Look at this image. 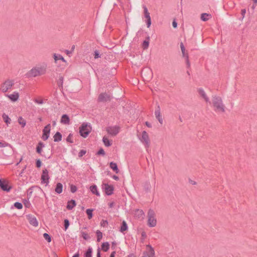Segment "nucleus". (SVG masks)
I'll return each mask as SVG.
<instances>
[{"mask_svg":"<svg viewBox=\"0 0 257 257\" xmlns=\"http://www.w3.org/2000/svg\"><path fill=\"white\" fill-rule=\"evenodd\" d=\"M107 134L111 136H115L119 132V127L117 126H110L106 127Z\"/></svg>","mask_w":257,"mask_h":257,"instance_id":"9d476101","label":"nucleus"},{"mask_svg":"<svg viewBox=\"0 0 257 257\" xmlns=\"http://www.w3.org/2000/svg\"><path fill=\"white\" fill-rule=\"evenodd\" d=\"M110 167L113 171H114L116 173L118 172V169L117 168V166L116 163L113 162H111L110 163Z\"/></svg>","mask_w":257,"mask_h":257,"instance_id":"c85d7f7f","label":"nucleus"},{"mask_svg":"<svg viewBox=\"0 0 257 257\" xmlns=\"http://www.w3.org/2000/svg\"><path fill=\"white\" fill-rule=\"evenodd\" d=\"M97 257H100L99 253L98 252H97Z\"/></svg>","mask_w":257,"mask_h":257,"instance_id":"338daca9","label":"nucleus"},{"mask_svg":"<svg viewBox=\"0 0 257 257\" xmlns=\"http://www.w3.org/2000/svg\"><path fill=\"white\" fill-rule=\"evenodd\" d=\"M172 25H173V27L175 28L177 26V24L175 21H174L172 23Z\"/></svg>","mask_w":257,"mask_h":257,"instance_id":"6e6d98bb","label":"nucleus"},{"mask_svg":"<svg viewBox=\"0 0 257 257\" xmlns=\"http://www.w3.org/2000/svg\"><path fill=\"white\" fill-rule=\"evenodd\" d=\"M6 96L9 98V99H10L12 101L16 102L19 99L20 94L18 92L14 91L11 94L7 95Z\"/></svg>","mask_w":257,"mask_h":257,"instance_id":"f3484780","label":"nucleus"},{"mask_svg":"<svg viewBox=\"0 0 257 257\" xmlns=\"http://www.w3.org/2000/svg\"><path fill=\"white\" fill-rule=\"evenodd\" d=\"M142 257H148V256H145V255H144V256H142Z\"/></svg>","mask_w":257,"mask_h":257,"instance_id":"774afa93","label":"nucleus"},{"mask_svg":"<svg viewBox=\"0 0 257 257\" xmlns=\"http://www.w3.org/2000/svg\"><path fill=\"white\" fill-rule=\"evenodd\" d=\"M18 122L23 127H24L26 124V121L25 119H24L22 117H19Z\"/></svg>","mask_w":257,"mask_h":257,"instance_id":"c756f323","label":"nucleus"},{"mask_svg":"<svg viewBox=\"0 0 257 257\" xmlns=\"http://www.w3.org/2000/svg\"><path fill=\"white\" fill-rule=\"evenodd\" d=\"M70 190L72 193H74L77 190V187L75 185H71L70 186Z\"/></svg>","mask_w":257,"mask_h":257,"instance_id":"a19ab883","label":"nucleus"},{"mask_svg":"<svg viewBox=\"0 0 257 257\" xmlns=\"http://www.w3.org/2000/svg\"><path fill=\"white\" fill-rule=\"evenodd\" d=\"M135 216L138 219H143L145 216V213L142 210L137 209L135 211Z\"/></svg>","mask_w":257,"mask_h":257,"instance_id":"6ab92c4d","label":"nucleus"},{"mask_svg":"<svg viewBox=\"0 0 257 257\" xmlns=\"http://www.w3.org/2000/svg\"><path fill=\"white\" fill-rule=\"evenodd\" d=\"M143 8H144V15H145V18L147 20L151 19V17H150V13L148 12V10L147 8L146 7H144Z\"/></svg>","mask_w":257,"mask_h":257,"instance_id":"2f4dec72","label":"nucleus"},{"mask_svg":"<svg viewBox=\"0 0 257 257\" xmlns=\"http://www.w3.org/2000/svg\"><path fill=\"white\" fill-rule=\"evenodd\" d=\"M26 218L31 225L35 227L38 226L39 222L35 216L32 214H28L26 215Z\"/></svg>","mask_w":257,"mask_h":257,"instance_id":"f8f14e48","label":"nucleus"},{"mask_svg":"<svg viewBox=\"0 0 257 257\" xmlns=\"http://www.w3.org/2000/svg\"><path fill=\"white\" fill-rule=\"evenodd\" d=\"M115 251H113V252L111 253V254H110V257H114V256H115Z\"/></svg>","mask_w":257,"mask_h":257,"instance_id":"bf43d9fd","label":"nucleus"},{"mask_svg":"<svg viewBox=\"0 0 257 257\" xmlns=\"http://www.w3.org/2000/svg\"><path fill=\"white\" fill-rule=\"evenodd\" d=\"M14 83V81L12 80H6L1 86V90L3 92H6L9 90L11 89L13 86Z\"/></svg>","mask_w":257,"mask_h":257,"instance_id":"39448f33","label":"nucleus"},{"mask_svg":"<svg viewBox=\"0 0 257 257\" xmlns=\"http://www.w3.org/2000/svg\"><path fill=\"white\" fill-rule=\"evenodd\" d=\"M180 48L183 57L185 59L186 63L187 66L189 67L190 66V63L189 60V55L187 51H186L185 46H184L183 43H180Z\"/></svg>","mask_w":257,"mask_h":257,"instance_id":"6e6552de","label":"nucleus"},{"mask_svg":"<svg viewBox=\"0 0 257 257\" xmlns=\"http://www.w3.org/2000/svg\"><path fill=\"white\" fill-rule=\"evenodd\" d=\"M50 130H51L50 124H48L44 128V129L43 130V135H42V138L44 141H46L49 138V135H50Z\"/></svg>","mask_w":257,"mask_h":257,"instance_id":"4468645a","label":"nucleus"},{"mask_svg":"<svg viewBox=\"0 0 257 257\" xmlns=\"http://www.w3.org/2000/svg\"><path fill=\"white\" fill-rule=\"evenodd\" d=\"M26 76L27 78H31L40 76V75L35 66L27 72Z\"/></svg>","mask_w":257,"mask_h":257,"instance_id":"2eb2a0df","label":"nucleus"},{"mask_svg":"<svg viewBox=\"0 0 257 257\" xmlns=\"http://www.w3.org/2000/svg\"><path fill=\"white\" fill-rule=\"evenodd\" d=\"M49 176L48 174V171L45 169L43 171L42 174L41 176L42 183H45L47 185L49 183Z\"/></svg>","mask_w":257,"mask_h":257,"instance_id":"dca6fc26","label":"nucleus"},{"mask_svg":"<svg viewBox=\"0 0 257 257\" xmlns=\"http://www.w3.org/2000/svg\"><path fill=\"white\" fill-rule=\"evenodd\" d=\"M76 205L75 201L74 200H71L68 202L67 208L69 210H71Z\"/></svg>","mask_w":257,"mask_h":257,"instance_id":"393cba45","label":"nucleus"},{"mask_svg":"<svg viewBox=\"0 0 257 257\" xmlns=\"http://www.w3.org/2000/svg\"><path fill=\"white\" fill-rule=\"evenodd\" d=\"M113 179L115 180H118V177L116 176H115L114 175L113 177H112Z\"/></svg>","mask_w":257,"mask_h":257,"instance_id":"052dcab7","label":"nucleus"},{"mask_svg":"<svg viewBox=\"0 0 257 257\" xmlns=\"http://www.w3.org/2000/svg\"><path fill=\"white\" fill-rule=\"evenodd\" d=\"M139 136V139L146 148H149L151 144V140L149 134L146 131H143Z\"/></svg>","mask_w":257,"mask_h":257,"instance_id":"7ed1b4c3","label":"nucleus"},{"mask_svg":"<svg viewBox=\"0 0 257 257\" xmlns=\"http://www.w3.org/2000/svg\"><path fill=\"white\" fill-rule=\"evenodd\" d=\"M0 187L5 191L9 192L12 187L9 182L6 179H0Z\"/></svg>","mask_w":257,"mask_h":257,"instance_id":"1a4fd4ad","label":"nucleus"},{"mask_svg":"<svg viewBox=\"0 0 257 257\" xmlns=\"http://www.w3.org/2000/svg\"><path fill=\"white\" fill-rule=\"evenodd\" d=\"M109 247V244L108 242H104L101 245V249L104 251H106Z\"/></svg>","mask_w":257,"mask_h":257,"instance_id":"7c9ffc66","label":"nucleus"},{"mask_svg":"<svg viewBox=\"0 0 257 257\" xmlns=\"http://www.w3.org/2000/svg\"><path fill=\"white\" fill-rule=\"evenodd\" d=\"M44 238L47 240L48 242H50L51 241V237L50 236L46 233H44L43 234Z\"/></svg>","mask_w":257,"mask_h":257,"instance_id":"c9c22d12","label":"nucleus"},{"mask_svg":"<svg viewBox=\"0 0 257 257\" xmlns=\"http://www.w3.org/2000/svg\"><path fill=\"white\" fill-rule=\"evenodd\" d=\"M157 220L155 211L149 210L147 213V225L150 227H154L157 225Z\"/></svg>","mask_w":257,"mask_h":257,"instance_id":"f03ea898","label":"nucleus"},{"mask_svg":"<svg viewBox=\"0 0 257 257\" xmlns=\"http://www.w3.org/2000/svg\"><path fill=\"white\" fill-rule=\"evenodd\" d=\"M97 154L104 155H105V152H104V151L103 150V149L101 148L97 152Z\"/></svg>","mask_w":257,"mask_h":257,"instance_id":"c03bdc74","label":"nucleus"},{"mask_svg":"<svg viewBox=\"0 0 257 257\" xmlns=\"http://www.w3.org/2000/svg\"><path fill=\"white\" fill-rule=\"evenodd\" d=\"M212 104L214 110L216 112H224L225 111V106L223 103L221 97L219 96H212Z\"/></svg>","mask_w":257,"mask_h":257,"instance_id":"f257e3e1","label":"nucleus"},{"mask_svg":"<svg viewBox=\"0 0 257 257\" xmlns=\"http://www.w3.org/2000/svg\"><path fill=\"white\" fill-rule=\"evenodd\" d=\"M146 254L148 257H154L155 255V251L154 249L149 245H147Z\"/></svg>","mask_w":257,"mask_h":257,"instance_id":"aec40b11","label":"nucleus"},{"mask_svg":"<svg viewBox=\"0 0 257 257\" xmlns=\"http://www.w3.org/2000/svg\"><path fill=\"white\" fill-rule=\"evenodd\" d=\"M254 3H257V0H252Z\"/></svg>","mask_w":257,"mask_h":257,"instance_id":"69168bd1","label":"nucleus"},{"mask_svg":"<svg viewBox=\"0 0 257 257\" xmlns=\"http://www.w3.org/2000/svg\"><path fill=\"white\" fill-rule=\"evenodd\" d=\"M102 188L107 195H111L113 193L114 187L113 185L103 183L102 185Z\"/></svg>","mask_w":257,"mask_h":257,"instance_id":"9b49d317","label":"nucleus"},{"mask_svg":"<svg viewBox=\"0 0 257 257\" xmlns=\"http://www.w3.org/2000/svg\"><path fill=\"white\" fill-rule=\"evenodd\" d=\"M92 210L91 209H87L86 210V213L88 215V218L90 219L92 218Z\"/></svg>","mask_w":257,"mask_h":257,"instance_id":"4c0bfd02","label":"nucleus"},{"mask_svg":"<svg viewBox=\"0 0 257 257\" xmlns=\"http://www.w3.org/2000/svg\"><path fill=\"white\" fill-rule=\"evenodd\" d=\"M40 76L45 75L47 71L48 64L46 62H43L35 66Z\"/></svg>","mask_w":257,"mask_h":257,"instance_id":"0eeeda50","label":"nucleus"},{"mask_svg":"<svg viewBox=\"0 0 257 257\" xmlns=\"http://www.w3.org/2000/svg\"><path fill=\"white\" fill-rule=\"evenodd\" d=\"M69 225V222L68 220L65 219L64 220V226H65V230L68 228Z\"/></svg>","mask_w":257,"mask_h":257,"instance_id":"37998d69","label":"nucleus"},{"mask_svg":"<svg viewBox=\"0 0 257 257\" xmlns=\"http://www.w3.org/2000/svg\"><path fill=\"white\" fill-rule=\"evenodd\" d=\"M86 153V151H84V150H81L80 152H79V156H82L83 155H85Z\"/></svg>","mask_w":257,"mask_h":257,"instance_id":"3c124183","label":"nucleus"},{"mask_svg":"<svg viewBox=\"0 0 257 257\" xmlns=\"http://www.w3.org/2000/svg\"><path fill=\"white\" fill-rule=\"evenodd\" d=\"M94 58H96V52H94Z\"/></svg>","mask_w":257,"mask_h":257,"instance_id":"0e129e2a","label":"nucleus"},{"mask_svg":"<svg viewBox=\"0 0 257 257\" xmlns=\"http://www.w3.org/2000/svg\"><path fill=\"white\" fill-rule=\"evenodd\" d=\"M36 166L38 167V168H39L41 166V162L40 160H38L36 162Z\"/></svg>","mask_w":257,"mask_h":257,"instance_id":"8fccbe9b","label":"nucleus"},{"mask_svg":"<svg viewBox=\"0 0 257 257\" xmlns=\"http://www.w3.org/2000/svg\"><path fill=\"white\" fill-rule=\"evenodd\" d=\"M61 122L65 124H69L70 119L68 116L66 114H63L61 117Z\"/></svg>","mask_w":257,"mask_h":257,"instance_id":"5701e85b","label":"nucleus"},{"mask_svg":"<svg viewBox=\"0 0 257 257\" xmlns=\"http://www.w3.org/2000/svg\"><path fill=\"white\" fill-rule=\"evenodd\" d=\"M245 13H246V11L245 9H243L241 10V14L243 16V17H244Z\"/></svg>","mask_w":257,"mask_h":257,"instance_id":"4d7b16f0","label":"nucleus"},{"mask_svg":"<svg viewBox=\"0 0 257 257\" xmlns=\"http://www.w3.org/2000/svg\"><path fill=\"white\" fill-rule=\"evenodd\" d=\"M53 58L54 59V62L56 65H58L59 61H61L66 65L67 64V61L61 55L59 54L54 53L53 54Z\"/></svg>","mask_w":257,"mask_h":257,"instance_id":"ddd939ff","label":"nucleus"},{"mask_svg":"<svg viewBox=\"0 0 257 257\" xmlns=\"http://www.w3.org/2000/svg\"><path fill=\"white\" fill-rule=\"evenodd\" d=\"M14 206L18 209H21L23 208V205L19 202L15 203Z\"/></svg>","mask_w":257,"mask_h":257,"instance_id":"58836bf2","label":"nucleus"},{"mask_svg":"<svg viewBox=\"0 0 257 257\" xmlns=\"http://www.w3.org/2000/svg\"><path fill=\"white\" fill-rule=\"evenodd\" d=\"M9 144L4 140H0V148H4L9 146Z\"/></svg>","mask_w":257,"mask_h":257,"instance_id":"473e14b6","label":"nucleus"},{"mask_svg":"<svg viewBox=\"0 0 257 257\" xmlns=\"http://www.w3.org/2000/svg\"><path fill=\"white\" fill-rule=\"evenodd\" d=\"M127 257H136L134 254L131 253L127 255Z\"/></svg>","mask_w":257,"mask_h":257,"instance_id":"680f3d73","label":"nucleus"},{"mask_svg":"<svg viewBox=\"0 0 257 257\" xmlns=\"http://www.w3.org/2000/svg\"><path fill=\"white\" fill-rule=\"evenodd\" d=\"M73 257H79V253H76L73 256Z\"/></svg>","mask_w":257,"mask_h":257,"instance_id":"e2e57ef3","label":"nucleus"},{"mask_svg":"<svg viewBox=\"0 0 257 257\" xmlns=\"http://www.w3.org/2000/svg\"><path fill=\"white\" fill-rule=\"evenodd\" d=\"M44 144L42 142H39L38 144L37 148H36V152L38 154H41V153L42 152V149L44 148Z\"/></svg>","mask_w":257,"mask_h":257,"instance_id":"bb28decb","label":"nucleus"},{"mask_svg":"<svg viewBox=\"0 0 257 257\" xmlns=\"http://www.w3.org/2000/svg\"><path fill=\"white\" fill-rule=\"evenodd\" d=\"M55 192L58 194H60L63 191V185L60 183H58L55 190Z\"/></svg>","mask_w":257,"mask_h":257,"instance_id":"b1692460","label":"nucleus"},{"mask_svg":"<svg viewBox=\"0 0 257 257\" xmlns=\"http://www.w3.org/2000/svg\"><path fill=\"white\" fill-rule=\"evenodd\" d=\"M211 18V15L207 13H203L201 16V19L203 21H207Z\"/></svg>","mask_w":257,"mask_h":257,"instance_id":"a878e982","label":"nucleus"},{"mask_svg":"<svg viewBox=\"0 0 257 257\" xmlns=\"http://www.w3.org/2000/svg\"><path fill=\"white\" fill-rule=\"evenodd\" d=\"M127 229V226L126 223L125 222V221H123L122 222V225L120 227V230L121 232H123V231L126 230Z\"/></svg>","mask_w":257,"mask_h":257,"instance_id":"72a5a7b5","label":"nucleus"},{"mask_svg":"<svg viewBox=\"0 0 257 257\" xmlns=\"http://www.w3.org/2000/svg\"><path fill=\"white\" fill-rule=\"evenodd\" d=\"M35 102L38 103V104H42L43 103V100L41 99V100H38V99H36L35 100Z\"/></svg>","mask_w":257,"mask_h":257,"instance_id":"603ef678","label":"nucleus"},{"mask_svg":"<svg viewBox=\"0 0 257 257\" xmlns=\"http://www.w3.org/2000/svg\"><path fill=\"white\" fill-rule=\"evenodd\" d=\"M62 136L60 133L57 132L55 135L54 136V142H59L61 140Z\"/></svg>","mask_w":257,"mask_h":257,"instance_id":"cd10ccee","label":"nucleus"},{"mask_svg":"<svg viewBox=\"0 0 257 257\" xmlns=\"http://www.w3.org/2000/svg\"><path fill=\"white\" fill-rule=\"evenodd\" d=\"M110 95L106 93H101L99 96V100L100 101L105 102L109 101L110 100Z\"/></svg>","mask_w":257,"mask_h":257,"instance_id":"a211bd4d","label":"nucleus"},{"mask_svg":"<svg viewBox=\"0 0 257 257\" xmlns=\"http://www.w3.org/2000/svg\"><path fill=\"white\" fill-rule=\"evenodd\" d=\"M108 205L110 208H112L114 206V203L113 202H111L109 203Z\"/></svg>","mask_w":257,"mask_h":257,"instance_id":"5fc2aeb1","label":"nucleus"},{"mask_svg":"<svg viewBox=\"0 0 257 257\" xmlns=\"http://www.w3.org/2000/svg\"><path fill=\"white\" fill-rule=\"evenodd\" d=\"M197 93L198 96L206 102H209V98L205 90L202 87H199L197 89Z\"/></svg>","mask_w":257,"mask_h":257,"instance_id":"423d86ee","label":"nucleus"},{"mask_svg":"<svg viewBox=\"0 0 257 257\" xmlns=\"http://www.w3.org/2000/svg\"><path fill=\"white\" fill-rule=\"evenodd\" d=\"M72 135L70 134L67 138V141L68 142L72 143Z\"/></svg>","mask_w":257,"mask_h":257,"instance_id":"49530a36","label":"nucleus"},{"mask_svg":"<svg viewBox=\"0 0 257 257\" xmlns=\"http://www.w3.org/2000/svg\"><path fill=\"white\" fill-rule=\"evenodd\" d=\"M82 236L85 239H87L89 238L88 235L84 232L82 233Z\"/></svg>","mask_w":257,"mask_h":257,"instance_id":"a18cd8bd","label":"nucleus"},{"mask_svg":"<svg viewBox=\"0 0 257 257\" xmlns=\"http://www.w3.org/2000/svg\"><path fill=\"white\" fill-rule=\"evenodd\" d=\"M3 119L5 121V122L7 123V124H9L10 123V121H11V119L9 117V116L7 115H3Z\"/></svg>","mask_w":257,"mask_h":257,"instance_id":"e433bc0d","label":"nucleus"},{"mask_svg":"<svg viewBox=\"0 0 257 257\" xmlns=\"http://www.w3.org/2000/svg\"><path fill=\"white\" fill-rule=\"evenodd\" d=\"M92 252V249L88 248V249L87 250V252L85 254V257H91Z\"/></svg>","mask_w":257,"mask_h":257,"instance_id":"ea45409f","label":"nucleus"},{"mask_svg":"<svg viewBox=\"0 0 257 257\" xmlns=\"http://www.w3.org/2000/svg\"><path fill=\"white\" fill-rule=\"evenodd\" d=\"M151 25V19L147 20V27L149 28Z\"/></svg>","mask_w":257,"mask_h":257,"instance_id":"864d4df0","label":"nucleus"},{"mask_svg":"<svg viewBox=\"0 0 257 257\" xmlns=\"http://www.w3.org/2000/svg\"><path fill=\"white\" fill-rule=\"evenodd\" d=\"M91 127L90 125L83 123L79 128V133L82 137L86 138L91 132Z\"/></svg>","mask_w":257,"mask_h":257,"instance_id":"20e7f679","label":"nucleus"},{"mask_svg":"<svg viewBox=\"0 0 257 257\" xmlns=\"http://www.w3.org/2000/svg\"><path fill=\"white\" fill-rule=\"evenodd\" d=\"M90 190L91 191L94 193V194H96V187L95 185L94 186H92L90 187Z\"/></svg>","mask_w":257,"mask_h":257,"instance_id":"79ce46f5","label":"nucleus"},{"mask_svg":"<svg viewBox=\"0 0 257 257\" xmlns=\"http://www.w3.org/2000/svg\"><path fill=\"white\" fill-rule=\"evenodd\" d=\"M102 142L104 145L106 147H109L112 144V141L111 140H109L108 137L106 136L103 137Z\"/></svg>","mask_w":257,"mask_h":257,"instance_id":"412c9836","label":"nucleus"},{"mask_svg":"<svg viewBox=\"0 0 257 257\" xmlns=\"http://www.w3.org/2000/svg\"><path fill=\"white\" fill-rule=\"evenodd\" d=\"M102 237L101 232L97 231V240L100 239Z\"/></svg>","mask_w":257,"mask_h":257,"instance_id":"de8ad7c7","label":"nucleus"},{"mask_svg":"<svg viewBox=\"0 0 257 257\" xmlns=\"http://www.w3.org/2000/svg\"><path fill=\"white\" fill-rule=\"evenodd\" d=\"M146 125L149 127H151L152 126L151 123L147 121L146 122Z\"/></svg>","mask_w":257,"mask_h":257,"instance_id":"13d9d810","label":"nucleus"},{"mask_svg":"<svg viewBox=\"0 0 257 257\" xmlns=\"http://www.w3.org/2000/svg\"><path fill=\"white\" fill-rule=\"evenodd\" d=\"M100 224L101 226L104 227L107 224V222L106 220H102Z\"/></svg>","mask_w":257,"mask_h":257,"instance_id":"09e8293b","label":"nucleus"},{"mask_svg":"<svg viewBox=\"0 0 257 257\" xmlns=\"http://www.w3.org/2000/svg\"><path fill=\"white\" fill-rule=\"evenodd\" d=\"M155 114L156 118L158 119V121H159V122L161 124H162L163 122V119L162 117L161 112H160V109L159 107L156 110Z\"/></svg>","mask_w":257,"mask_h":257,"instance_id":"4be33fe9","label":"nucleus"},{"mask_svg":"<svg viewBox=\"0 0 257 257\" xmlns=\"http://www.w3.org/2000/svg\"><path fill=\"white\" fill-rule=\"evenodd\" d=\"M149 46V41L145 40L142 44L143 48L145 50L148 49Z\"/></svg>","mask_w":257,"mask_h":257,"instance_id":"f704fd0d","label":"nucleus"}]
</instances>
